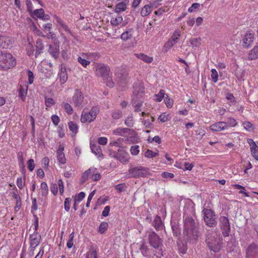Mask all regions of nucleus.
Masks as SVG:
<instances>
[{
	"mask_svg": "<svg viewBox=\"0 0 258 258\" xmlns=\"http://www.w3.org/2000/svg\"><path fill=\"white\" fill-rule=\"evenodd\" d=\"M248 58L250 60L255 59L258 58V45L255 46L249 52Z\"/></svg>",
	"mask_w": 258,
	"mask_h": 258,
	"instance_id": "a878e982",
	"label": "nucleus"
},
{
	"mask_svg": "<svg viewBox=\"0 0 258 258\" xmlns=\"http://www.w3.org/2000/svg\"><path fill=\"white\" fill-rule=\"evenodd\" d=\"M139 146L138 145H134L131 148V154L133 155H137L139 153Z\"/></svg>",
	"mask_w": 258,
	"mask_h": 258,
	"instance_id": "6e6d98bb",
	"label": "nucleus"
},
{
	"mask_svg": "<svg viewBox=\"0 0 258 258\" xmlns=\"http://www.w3.org/2000/svg\"><path fill=\"white\" fill-rule=\"evenodd\" d=\"M126 188V186L125 184H118L115 186V189L118 190L119 192L124 191Z\"/></svg>",
	"mask_w": 258,
	"mask_h": 258,
	"instance_id": "e2e57ef3",
	"label": "nucleus"
},
{
	"mask_svg": "<svg viewBox=\"0 0 258 258\" xmlns=\"http://www.w3.org/2000/svg\"><path fill=\"white\" fill-rule=\"evenodd\" d=\"M134 91L132 96V104L135 107V112L141 111L140 107L143 104V97L144 95L145 88L141 83H136L134 85Z\"/></svg>",
	"mask_w": 258,
	"mask_h": 258,
	"instance_id": "f257e3e1",
	"label": "nucleus"
},
{
	"mask_svg": "<svg viewBox=\"0 0 258 258\" xmlns=\"http://www.w3.org/2000/svg\"><path fill=\"white\" fill-rule=\"evenodd\" d=\"M219 221L221 226H230L229 219L227 216L220 217Z\"/></svg>",
	"mask_w": 258,
	"mask_h": 258,
	"instance_id": "a19ab883",
	"label": "nucleus"
},
{
	"mask_svg": "<svg viewBox=\"0 0 258 258\" xmlns=\"http://www.w3.org/2000/svg\"><path fill=\"white\" fill-rule=\"evenodd\" d=\"M35 168L34 161L30 159L28 161V168L30 171H32Z\"/></svg>",
	"mask_w": 258,
	"mask_h": 258,
	"instance_id": "680f3d73",
	"label": "nucleus"
},
{
	"mask_svg": "<svg viewBox=\"0 0 258 258\" xmlns=\"http://www.w3.org/2000/svg\"><path fill=\"white\" fill-rule=\"evenodd\" d=\"M45 103L47 107H51L54 104V101L51 98H45Z\"/></svg>",
	"mask_w": 258,
	"mask_h": 258,
	"instance_id": "0e129e2a",
	"label": "nucleus"
},
{
	"mask_svg": "<svg viewBox=\"0 0 258 258\" xmlns=\"http://www.w3.org/2000/svg\"><path fill=\"white\" fill-rule=\"evenodd\" d=\"M165 94L164 93V91L163 90H161L159 93L155 95V96L156 97L155 99L157 101L160 102L162 100L163 98H165Z\"/></svg>",
	"mask_w": 258,
	"mask_h": 258,
	"instance_id": "09e8293b",
	"label": "nucleus"
},
{
	"mask_svg": "<svg viewBox=\"0 0 258 258\" xmlns=\"http://www.w3.org/2000/svg\"><path fill=\"white\" fill-rule=\"evenodd\" d=\"M180 36V32L179 31H175L172 34L171 38V40L173 41L175 43H177L178 41V38Z\"/></svg>",
	"mask_w": 258,
	"mask_h": 258,
	"instance_id": "8fccbe9b",
	"label": "nucleus"
},
{
	"mask_svg": "<svg viewBox=\"0 0 258 258\" xmlns=\"http://www.w3.org/2000/svg\"><path fill=\"white\" fill-rule=\"evenodd\" d=\"M99 111V109L96 107H93L89 112H85L83 111L81 118V122L83 123L86 122H91L96 118Z\"/></svg>",
	"mask_w": 258,
	"mask_h": 258,
	"instance_id": "423d86ee",
	"label": "nucleus"
},
{
	"mask_svg": "<svg viewBox=\"0 0 258 258\" xmlns=\"http://www.w3.org/2000/svg\"><path fill=\"white\" fill-rule=\"evenodd\" d=\"M95 170L92 171L91 174V178H92L93 181H98L101 178V175L100 173L96 172L97 169L94 168Z\"/></svg>",
	"mask_w": 258,
	"mask_h": 258,
	"instance_id": "c03bdc74",
	"label": "nucleus"
},
{
	"mask_svg": "<svg viewBox=\"0 0 258 258\" xmlns=\"http://www.w3.org/2000/svg\"><path fill=\"white\" fill-rule=\"evenodd\" d=\"M30 237L31 247L35 248L40 244L41 236L38 233H34L30 235Z\"/></svg>",
	"mask_w": 258,
	"mask_h": 258,
	"instance_id": "f3484780",
	"label": "nucleus"
},
{
	"mask_svg": "<svg viewBox=\"0 0 258 258\" xmlns=\"http://www.w3.org/2000/svg\"><path fill=\"white\" fill-rule=\"evenodd\" d=\"M124 123L127 126L133 127L134 125L133 117L132 116L127 117L125 119Z\"/></svg>",
	"mask_w": 258,
	"mask_h": 258,
	"instance_id": "4d7b16f0",
	"label": "nucleus"
},
{
	"mask_svg": "<svg viewBox=\"0 0 258 258\" xmlns=\"http://www.w3.org/2000/svg\"><path fill=\"white\" fill-rule=\"evenodd\" d=\"M106 81V85L109 88H113L114 86V83L112 81L110 75L108 76V78L104 79Z\"/></svg>",
	"mask_w": 258,
	"mask_h": 258,
	"instance_id": "864d4df0",
	"label": "nucleus"
},
{
	"mask_svg": "<svg viewBox=\"0 0 258 258\" xmlns=\"http://www.w3.org/2000/svg\"><path fill=\"white\" fill-rule=\"evenodd\" d=\"M69 127L70 130L75 134H76L78 131V126L77 124L73 121L69 122Z\"/></svg>",
	"mask_w": 258,
	"mask_h": 258,
	"instance_id": "ea45409f",
	"label": "nucleus"
},
{
	"mask_svg": "<svg viewBox=\"0 0 258 258\" xmlns=\"http://www.w3.org/2000/svg\"><path fill=\"white\" fill-rule=\"evenodd\" d=\"M128 172L131 175V177L138 178L145 176L147 173V169L142 166L133 167L129 169Z\"/></svg>",
	"mask_w": 258,
	"mask_h": 258,
	"instance_id": "6e6552de",
	"label": "nucleus"
},
{
	"mask_svg": "<svg viewBox=\"0 0 258 258\" xmlns=\"http://www.w3.org/2000/svg\"><path fill=\"white\" fill-rule=\"evenodd\" d=\"M44 11L43 9H39L35 10L31 14V16L34 18V16H36L37 18H41L42 16L44 15Z\"/></svg>",
	"mask_w": 258,
	"mask_h": 258,
	"instance_id": "473e14b6",
	"label": "nucleus"
},
{
	"mask_svg": "<svg viewBox=\"0 0 258 258\" xmlns=\"http://www.w3.org/2000/svg\"><path fill=\"white\" fill-rule=\"evenodd\" d=\"M149 241L151 246L154 248H159L162 245V239L154 232L149 234Z\"/></svg>",
	"mask_w": 258,
	"mask_h": 258,
	"instance_id": "9d476101",
	"label": "nucleus"
},
{
	"mask_svg": "<svg viewBox=\"0 0 258 258\" xmlns=\"http://www.w3.org/2000/svg\"><path fill=\"white\" fill-rule=\"evenodd\" d=\"M93 170H95L94 168H90L82 174L80 180V184L81 185L84 184L89 178L91 177L92 172Z\"/></svg>",
	"mask_w": 258,
	"mask_h": 258,
	"instance_id": "aec40b11",
	"label": "nucleus"
},
{
	"mask_svg": "<svg viewBox=\"0 0 258 258\" xmlns=\"http://www.w3.org/2000/svg\"><path fill=\"white\" fill-rule=\"evenodd\" d=\"M51 39L53 40V44L49 45L48 52L55 59H56L59 53V41L55 37H52Z\"/></svg>",
	"mask_w": 258,
	"mask_h": 258,
	"instance_id": "1a4fd4ad",
	"label": "nucleus"
},
{
	"mask_svg": "<svg viewBox=\"0 0 258 258\" xmlns=\"http://www.w3.org/2000/svg\"><path fill=\"white\" fill-rule=\"evenodd\" d=\"M115 81L120 84L125 83L128 78V73L125 70H118L115 74Z\"/></svg>",
	"mask_w": 258,
	"mask_h": 258,
	"instance_id": "f8f14e48",
	"label": "nucleus"
},
{
	"mask_svg": "<svg viewBox=\"0 0 258 258\" xmlns=\"http://www.w3.org/2000/svg\"><path fill=\"white\" fill-rule=\"evenodd\" d=\"M211 77H212L213 81L214 83H216L217 82L218 75V73H217V71L214 69H213L211 70Z\"/></svg>",
	"mask_w": 258,
	"mask_h": 258,
	"instance_id": "603ef678",
	"label": "nucleus"
},
{
	"mask_svg": "<svg viewBox=\"0 0 258 258\" xmlns=\"http://www.w3.org/2000/svg\"><path fill=\"white\" fill-rule=\"evenodd\" d=\"M200 7V5L199 3H194L189 8L188 11L190 13L194 12L196 9H198Z\"/></svg>",
	"mask_w": 258,
	"mask_h": 258,
	"instance_id": "69168bd1",
	"label": "nucleus"
},
{
	"mask_svg": "<svg viewBox=\"0 0 258 258\" xmlns=\"http://www.w3.org/2000/svg\"><path fill=\"white\" fill-rule=\"evenodd\" d=\"M134 33V30L133 28L128 29L121 34V38L124 41H126L133 37Z\"/></svg>",
	"mask_w": 258,
	"mask_h": 258,
	"instance_id": "5701e85b",
	"label": "nucleus"
},
{
	"mask_svg": "<svg viewBox=\"0 0 258 258\" xmlns=\"http://www.w3.org/2000/svg\"><path fill=\"white\" fill-rule=\"evenodd\" d=\"M111 116L113 118L117 119L121 118L122 116V113L121 111L119 110H115L112 111Z\"/></svg>",
	"mask_w": 258,
	"mask_h": 258,
	"instance_id": "37998d69",
	"label": "nucleus"
},
{
	"mask_svg": "<svg viewBox=\"0 0 258 258\" xmlns=\"http://www.w3.org/2000/svg\"><path fill=\"white\" fill-rule=\"evenodd\" d=\"M16 64L15 58L10 53L0 51V67L7 70L14 68Z\"/></svg>",
	"mask_w": 258,
	"mask_h": 258,
	"instance_id": "7ed1b4c3",
	"label": "nucleus"
},
{
	"mask_svg": "<svg viewBox=\"0 0 258 258\" xmlns=\"http://www.w3.org/2000/svg\"><path fill=\"white\" fill-rule=\"evenodd\" d=\"M64 150V147L62 145H59V148L56 151L57 159L58 161L61 164L66 163V158L63 152Z\"/></svg>",
	"mask_w": 258,
	"mask_h": 258,
	"instance_id": "a211bd4d",
	"label": "nucleus"
},
{
	"mask_svg": "<svg viewBox=\"0 0 258 258\" xmlns=\"http://www.w3.org/2000/svg\"><path fill=\"white\" fill-rule=\"evenodd\" d=\"M195 220L190 217H187L184 220V226H195Z\"/></svg>",
	"mask_w": 258,
	"mask_h": 258,
	"instance_id": "58836bf2",
	"label": "nucleus"
},
{
	"mask_svg": "<svg viewBox=\"0 0 258 258\" xmlns=\"http://www.w3.org/2000/svg\"><path fill=\"white\" fill-rule=\"evenodd\" d=\"M95 69L96 75L101 77L103 79L108 78V76L110 75V68L107 65L103 63H97Z\"/></svg>",
	"mask_w": 258,
	"mask_h": 258,
	"instance_id": "39448f33",
	"label": "nucleus"
},
{
	"mask_svg": "<svg viewBox=\"0 0 258 258\" xmlns=\"http://www.w3.org/2000/svg\"><path fill=\"white\" fill-rule=\"evenodd\" d=\"M177 245H178V249H179L180 252L182 254L185 253L186 252V250H187L186 246L183 244L181 246L179 241L177 242Z\"/></svg>",
	"mask_w": 258,
	"mask_h": 258,
	"instance_id": "052dcab7",
	"label": "nucleus"
},
{
	"mask_svg": "<svg viewBox=\"0 0 258 258\" xmlns=\"http://www.w3.org/2000/svg\"><path fill=\"white\" fill-rule=\"evenodd\" d=\"M226 123L223 121H219L212 124L210 128L214 132H220L226 128Z\"/></svg>",
	"mask_w": 258,
	"mask_h": 258,
	"instance_id": "6ab92c4d",
	"label": "nucleus"
},
{
	"mask_svg": "<svg viewBox=\"0 0 258 258\" xmlns=\"http://www.w3.org/2000/svg\"><path fill=\"white\" fill-rule=\"evenodd\" d=\"M122 21V18L121 16H118L116 17L115 18H112L111 20V24L112 25L116 26L119 24H120Z\"/></svg>",
	"mask_w": 258,
	"mask_h": 258,
	"instance_id": "a18cd8bd",
	"label": "nucleus"
},
{
	"mask_svg": "<svg viewBox=\"0 0 258 258\" xmlns=\"http://www.w3.org/2000/svg\"><path fill=\"white\" fill-rule=\"evenodd\" d=\"M251 154L254 158L258 161V147L253 142L252 146L250 148Z\"/></svg>",
	"mask_w": 258,
	"mask_h": 258,
	"instance_id": "c756f323",
	"label": "nucleus"
},
{
	"mask_svg": "<svg viewBox=\"0 0 258 258\" xmlns=\"http://www.w3.org/2000/svg\"><path fill=\"white\" fill-rule=\"evenodd\" d=\"M127 128H121L118 127L113 131V134L115 135H120L123 137H126V130Z\"/></svg>",
	"mask_w": 258,
	"mask_h": 258,
	"instance_id": "2f4dec72",
	"label": "nucleus"
},
{
	"mask_svg": "<svg viewBox=\"0 0 258 258\" xmlns=\"http://www.w3.org/2000/svg\"><path fill=\"white\" fill-rule=\"evenodd\" d=\"M243 125L244 128L248 131H251L253 129L252 124L248 121L243 122Z\"/></svg>",
	"mask_w": 258,
	"mask_h": 258,
	"instance_id": "5fc2aeb1",
	"label": "nucleus"
},
{
	"mask_svg": "<svg viewBox=\"0 0 258 258\" xmlns=\"http://www.w3.org/2000/svg\"><path fill=\"white\" fill-rule=\"evenodd\" d=\"M63 108L69 114H72L73 112L72 107L68 103H63Z\"/></svg>",
	"mask_w": 258,
	"mask_h": 258,
	"instance_id": "3c124183",
	"label": "nucleus"
},
{
	"mask_svg": "<svg viewBox=\"0 0 258 258\" xmlns=\"http://www.w3.org/2000/svg\"><path fill=\"white\" fill-rule=\"evenodd\" d=\"M18 159L20 166H21L22 168L24 169L25 168V166L22 152H19L18 153Z\"/></svg>",
	"mask_w": 258,
	"mask_h": 258,
	"instance_id": "de8ad7c7",
	"label": "nucleus"
},
{
	"mask_svg": "<svg viewBox=\"0 0 258 258\" xmlns=\"http://www.w3.org/2000/svg\"><path fill=\"white\" fill-rule=\"evenodd\" d=\"M155 118L151 116V120L149 119L144 120L143 122L144 124L145 125L146 127L147 128H152L153 127V122H154Z\"/></svg>",
	"mask_w": 258,
	"mask_h": 258,
	"instance_id": "79ce46f5",
	"label": "nucleus"
},
{
	"mask_svg": "<svg viewBox=\"0 0 258 258\" xmlns=\"http://www.w3.org/2000/svg\"><path fill=\"white\" fill-rule=\"evenodd\" d=\"M224 122L226 124V128H228L229 126H235L237 124L236 120L232 117L228 118L227 121Z\"/></svg>",
	"mask_w": 258,
	"mask_h": 258,
	"instance_id": "f704fd0d",
	"label": "nucleus"
},
{
	"mask_svg": "<svg viewBox=\"0 0 258 258\" xmlns=\"http://www.w3.org/2000/svg\"><path fill=\"white\" fill-rule=\"evenodd\" d=\"M117 153H113L114 158H116L122 163H126L128 162V154L122 149H118Z\"/></svg>",
	"mask_w": 258,
	"mask_h": 258,
	"instance_id": "4468645a",
	"label": "nucleus"
},
{
	"mask_svg": "<svg viewBox=\"0 0 258 258\" xmlns=\"http://www.w3.org/2000/svg\"><path fill=\"white\" fill-rule=\"evenodd\" d=\"M151 12V6L148 5H146L142 9L141 15L142 17H145L149 15Z\"/></svg>",
	"mask_w": 258,
	"mask_h": 258,
	"instance_id": "c85d7f7f",
	"label": "nucleus"
},
{
	"mask_svg": "<svg viewBox=\"0 0 258 258\" xmlns=\"http://www.w3.org/2000/svg\"><path fill=\"white\" fill-rule=\"evenodd\" d=\"M164 101L167 107L170 108L173 105V100L169 98L168 96L166 94L164 98Z\"/></svg>",
	"mask_w": 258,
	"mask_h": 258,
	"instance_id": "bf43d9fd",
	"label": "nucleus"
},
{
	"mask_svg": "<svg viewBox=\"0 0 258 258\" xmlns=\"http://www.w3.org/2000/svg\"><path fill=\"white\" fill-rule=\"evenodd\" d=\"M127 0H124V2L118 3L116 4L114 11L117 13L125 11L127 8L126 4L128 3Z\"/></svg>",
	"mask_w": 258,
	"mask_h": 258,
	"instance_id": "4be33fe9",
	"label": "nucleus"
},
{
	"mask_svg": "<svg viewBox=\"0 0 258 258\" xmlns=\"http://www.w3.org/2000/svg\"><path fill=\"white\" fill-rule=\"evenodd\" d=\"M246 258H258V246L252 244L246 249Z\"/></svg>",
	"mask_w": 258,
	"mask_h": 258,
	"instance_id": "9b49d317",
	"label": "nucleus"
},
{
	"mask_svg": "<svg viewBox=\"0 0 258 258\" xmlns=\"http://www.w3.org/2000/svg\"><path fill=\"white\" fill-rule=\"evenodd\" d=\"M204 219L207 226H212L216 224V215L211 210L205 208L203 210Z\"/></svg>",
	"mask_w": 258,
	"mask_h": 258,
	"instance_id": "0eeeda50",
	"label": "nucleus"
},
{
	"mask_svg": "<svg viewBox=\"0 0 258 258\" xmlns=\"http://www.w3.org/2000/svg\"><path fill=\"white\" fill-rule=\"evenodd\" d=\"M44 49V45L43 44L42 40L41 39H38L36 41V52H35V57H37V56L40 54L42 50Z\"/></svg>",
	"mask_w": 258,
	"mask_h": 258,
	"instance_id": "b1692460",
	"label": "nucleus"
},
{
	"mask_svg": "<svg viewBox=\"0 0 258 258\" xmlns=\"http://www.w3.org/2000/svg\"><path fill=\"white\" fill-rule=\"evenodd\" d=\"M125 137L127 138V140L128 142L132 143H135L137 142L138 140V137L137 132L135 131L128 128H127Z\"/></svg>",
	"mask_w": 258,
	"mask_h": 258,
	"instance_id": "dca6fc26",
	"label": "nucleus"
},
{
	"mask_svg": "<svg viewBox=\"0 0 258 258\" xmlns=\"http://www.w3.org/2000/svg\"><path fill=\"white\" fill-rule=\"evenodd\" d=\"M86 258H97L96 250L94 248H91L86 253Z\"/></svg>",
	"mask_w": 258,
	"mask_h": 258,
	"instance_id": "7c9ffc66",
	"label": "nucleus"
},
{
	"mask_svg": "<svg viewBox=\"0 0 258 258\" xmlns=\"http://www.w3.org/2000/svg\"><path fill=\"white\" fill-rule=\"evenodd\" d=\"M206 243L208 248L214 252L219 251L221 249L223 244L220 235L215 232H212V233L208 234Z\"/></svg>",
	"mask_w": 258,
	"mask_h": 258,
	"instance_id": "f03ea898",
	"label": "nucleus"
},
{
	"mask_svg": "<svg viewBox=\"0 0 258 258\" xmlns=\"http://www.w3.org/2000/svg\"><path fill=\"white\" fill-rule=\"evenodd\" d=\"M159 154L158 152H154L152 150L148 149L145 153V156L148 158H153Z\"/></svg>",
	"mask_w": 258,
	"mask_h": 258,
	"instance_id": "c9c22d12",
	"label": "nucleus"
},
{
	"mask_svg": "<svg viewBox=\"0 0 258 258\" xmlns=\"http://www.w3.org/2000/svg\"><path fill=\"white\" fill-rule=\"evenodd\" d=\"M27 92V89L25 90L23 87H21L19 89V95L23 101H25Z\"/></svg>",
	"mask_w": 258,
	"mask_h": 258,
	"instance_id": "4c0bfd02",
	"label": "nucleus"
},
{
	"mask_svg": "<svg viewBox=\"0 0 258 258\" xmlns=\"http://www.w3.org/2000/svg\"><path fill=\"white\" fill-rule=\"evenodd\" d=\"M254 40V34L250 33H246L242 39V46L245 48L249 47Z\"/></svg>",
	"mask_w": 258,
	"mask_h": 258,
	"instance_id": "2eb2a0df",
	"label": "nucleus"
},
{
	"mask_svg": "<svg viewBox=\"0 0 258 258\" xmlns=\"http://www.w3.org/2000/svg\"><path fill=\"white\" fill-rule=\"evenodd\" d=\"M190 44L192 45L193 47H198L201 44V38H194L190 39L189 40Z\"/></svg>",
	"mask_w": 258,
	"mask_h": 258,
	"instance_id": "e433bc0d",
	"label": "nucleus"
},
{
	"mask_svg": "<svg viewBox=\"0 0 258 258\" xmlns=\"http://www.w3.org/2000/svg\"><path fill=\"white\" fill-rule=\"evenodd\" d=\"M84 98L83 94L79 89H76L73 97V102L75 106L76 107L82 106Z\"/></svg>",
	"mask_w": 258,
	"mask_h": 258,
	"instance_id": "ddd939ff",
	"label": "nucleus"
},
{
	"mask_svg": "<svg viewBox=\"0 0 258 258\" xmlns=\"http://www.w3.org/2000/svg\"><path fill=\"white\" fill-rule=\"evenodd\" d=\"M222 232L224 236L226 237L229 235L230 232V227H221Z\"/></svg>",
	"mask_w": 258,
	"mask_h": 258,
	"instance_id": "774afa93",
	"label": "nucleus"
},
{
	"mask_svg": "<svg viewBox=\"0 0 258 258\" xmlns=\"http://www.w3.org/2000/svg\"><path fill=\"white\" fill-rule=\"evenodd\" d=\"M184 235L186 236V240L190 243H195L199 236L197 227H185Z\"/></svg>",
	"mask_w": 258,
	"mask_h": 258,
	"instance_id": "20e7f679",
	"label": "nucleus"
},
{
	"mask_svg": "<svg viewBox=\"0 0 258 258\" xmlns=\"http://www.w3.org/2000/svg\"><path fill=\"white\" fill-rule=\"evenodd\" d=\"M136 56L139 59L142 60L145 62L147 63H151L153 61V58L152 57H150L146 54L143 53H139L135 54Z\"/></svg>",
	"mask_w": 258,
	"mask_h": 258,
	"instance_id": "bb28decb",
	"label": "nucleus"
},
{
	"mask_svg": "<svg viewBox=\"0 0 258 258\" xmlns=\"http://www.w3.org/2000/svg\"><path fill=\"white\" fill-rule=\"evenodd\" d=\"M162 222L160 217L156 216L153 222V226H161Z\"/></svg>",
	"mask_w": 258,
	"mask_h": 258,
	"instance_id": "13d9d810",
	"label": "nucleus"
},
{
	"mask_svg": "<svg viewBox=\"0 0 258 258\" xmlns=\"http://www.w3.org/2000/svg\"><path fill=\"white\" fill-rule=\"evenodd\" d=\"M41 194L43 197H46L48 192L47 184L46 182H43L41 184Z\"/></svg>",
	"mask_w": 258,
	"mask_h": 258,
	"instance_id": "72a5a7b5",
	"label": "nucleus"
},
{
	"mask_svg": "<svg viewBox=\"0 0 258 258\" xmlns=\"http://www.w3.org/2000/svg\"><path fill=\"white\" fill-rule=\"evenodd\" d=\"M176 43L174 42L173 41L169 39L164 45V47L167 49H170L174 44Z\"/></svg>",
	"mask_w": 258,
	"mask_h": 258,
	"instance_id": "338daca9",
	"label": "nucleus"
},
{
	"mask_svg": "<svg viewBox=\"0 0 258 258\" xmlns=\"http://www.w3.org/2000/svg\"><path fill=\"white\" fill-rule=\"evenodd\" d=\"M68 75L65 67L61 66V71L59 73V81L61 84H64L68 80Z\"/></svg>",
	"mask_w": 258,
	"mask_h": 258,
	"instance_id": "393cba45",
	"label": "nucleus"
},
{
	"mask_svg": "<svg viewBox=\"0 0 258 258\" xmlns=\"http://www.w3.org/2000/svg\"><path fill=\"white\" fill-rule=\"evenodd\" d=\"M91 149L92 152L99 156L102 155V150L99 145L91 144Z\"/></svg>",
	"mask_w": 258,
	"mask_h": 258,
	"instance_id": "cd10ccee",
	"label": "nucleus"
},
{
	"mask_svg": "<svg viewBox=\"0 0 258 258\" xmlns=\"http://www.w3.org/2000/svg\"><path fill=\"white\" fill-rule=\"evenodd\" d=\"M78 61L82 64V66L85 68H86L88 65L90 63V61L86 60L85 58H82L81 56H79L78 57Z\"/></svg>",
	"mask_w": 258,
	"mask_h": 258,
	"instance_id": "49530a36",
	"label": "nucleus"
},
{
	"mask_svg": "<svg viewBox=\"0 0 258 258\" xmlns=\"http://www.w3.org/2000/svg\"><path fill=\"white\" fill-rule=\"evenodd\" d=\"M12 40L8 37L0 36V48H7L12 43Z\"/></svg>",
	"mask_w": 258,
	"mask_h": 258,
	"instance_id": "412c9836",
	"label": "nucleus"
}]
</instances>
